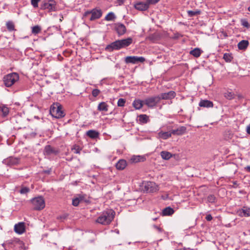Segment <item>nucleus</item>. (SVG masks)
<instances>
[{
  "mask_svg": "<svg viewBox=\"0 0 250 250\" xmlns=\"http://www.w3.org/2000/svg\"><path fill=\"white\" fill-rule=\"evenodd\" d=\"M115 212L112 209H107L103 211L97 218L96 222L103 225H108L112 222Z\"/></svg>",
  "mask_w": 250,
  "mask_h": 250,
  "instance_id": "1",
  "label": "nucleus"
},
{
  "mask_svg": "<svg viewBox=\"0 0 250 250\" xmlns=\"http://www.w3.org/2000/svg\"><path fill=\"white\" fill-rule=\"evenodd\" d=\"M103 14L102 11L100 8H94L84 12L83 17L90 21H93L100 19Z\"/></svg>",
  "mask_w": 250,
  "mask_h": 250,
  "instance_id": "2",
  "label": "nucleus"
},
{
  "mask_svg": "<svg viewBox=\"0 0 250 250\" xmlns=\"http://www.w3.org/2000/svg\"><path fill=\"white\" fill-rule=\"evenodd\" d=\"M50 113L52 117L55 118H61L65 114L62 109V106L59 103L53 104L50 107Z\"/></svg>",
  "mask_w": 250,
  "mask_h": 250,
  "instance_id": "3",
  "label": "nucleus"
},
{
  "mask_svg": "<svg viewBox=\"0 0 250 250\" xmlns=\"http://www.w3.org/2000/svg\"><path fill=\"white\" fill-rule=\"evenodd\" d=\"M19 79L18 73L13 72L5 75L3 78V82L6 87L13 85Z\"/></svg>",
  "mask_w": 250,
  "mask_h": 250,
  "instance_id": "4",
  "label": "nucleus"
},
{
  "mask_svg": "<svg viewBox=\"0 0 250 250\" xmlns=\"http://www.w3.org/2000/svg\"><path fill=\"white\" fill-rule=\"evenodd\" d=\"M142 190L144 192L152 193L158 190V186L155 183L151 181H144L141 186Z\"/></svg>",
  "mask_w": 250,
  "mask_h": 250,
  "instance_id": "5",
  "label": "nucleus"
},
{
  "mask_svg": "<svg viewBox=\"0 0 250 250\" xmlns=\"http://www.w3.org/2000/svg\"><path fill=\"white\" fill-rule=\"evenodd\" d=\"M21 242L18 238L8 240L5 241L2 246L6 250L7 248L12 249L13 250H17L21 245Z\"/></svg>",
  "mask_w": 250,
  "mask_h": 250,
  "instance_id": "6",
  "label": "nucleus"
},
{
  "mask_svg": "<svg viewBox=\"0 0 250 250\" xmlns=\"http://www.w3.org/2000/svg\"><path fill=\"white\" fill-rule=\"evenodd\" d=\"M57 3L54 0H43L41 5V9L47 10L49 12H54L57 10Z\"/></svg>",
  "mask_w": 250,
  "mask_h": 250,
  "instance_id": "7",
  "label": "nucleus"
},
{
  "mask_svg": "<svg viewBox=\"0 0 250 250\" xmlns=\"http://www.w3.org/2000/svg\"><path fill=\"white\" fill-rule=\"evenodd\" d=\"M30 201L35 210H42L45 207V201L42 196L33 198Z\"/></svg>",
  "mask_w": 250,
  "mask_h": 250,
  "instance_id": "8",
  "label": "nucleus"
},
{
  "mask_svg": "<svg viewBox=\"0 0 250 250\" xmlns=\"http://www.w3.org/2000/svg\"><path fill=\"white\" fill-rule=\"evenodd\" d=\"M160 102V97L158 95H157L146 98L144 101V104H146L148 107L152 108L156 106Z\"/></svg>",
  "mask_w": 250,
  "mask_h": 250,
  "instance_id": "9",
  "label": "nucleus"
},
{
  "mask_svg": "<svg viewBox=\"0 0 250 250\" xmlns=\"http://www.w3.org/2000/svg\"><path fill=\"white\" fill-rule=\"evenodd\" d=\"M145 61V58L143 57L127 56L125 58V62L126 64H136L139 62H143Z\"/></svg>",
  "mask_w": 250,
  "mask_h": 250,
  "instance_id": "10",
  "label": "nucleus"
},
{
  "mask_svg": "<svg viewBox=\"0 0 250 250\" xmlns=\"http://www.w3.org/2000/svg\"><path fill=\"white\" fill-rule=\"evenodd\" d=\"M122 49L119 40H116L110 44L107 45L105 50L108 52H111L114 50H119Z\"/></svg>",
  "mask_w": 250,
  "mask_h": 250,
  "instance_id": "11",
  "label": "nucleus"
},
{
  "mask_svg": "<svg viewBox=\"0 0 250 250\" xmlns=\"http://www.w3.org/2000/svg\"><path fill=\"white\" fill-rule=\"evenodd\" d=\"M59 153L58 149L52 147L50 145H47L44 149V153L46 155H56Z\"/></svg>",
  "mask_w": 250,
  "mask_h": 250,
  "instance_id": "12",
  "label": "nucleus"
},
{
  "mask_svg": "<svg viewBox=\"0 0 250 250\" xmlns=\"http://www.w3.org/2000/svg\"><path fill=\"white\" fill-rule=\"evenodd\" d=\"M2 163L8 166H12L18 164L19 163V159L16 157H9L4 159Z\"/></svg>",
  "mask_w": 250,
  "mask_h": 250,
  "instance_id": "13",
  "label": "nucleus"
},
{
  "mask_svg": "<svg viewBox=\"0 0 250 250\" xmlns=\"http://www.w3.org/2000/svg\"><path fill=\"white\" fill-rule=\"evenodd\" d=\"M158 96L161 100H171L176 96V93L174 91H170L167 93H161Z\"/></svg>",
  "mask_w": 250,
  "mask_h": 250,
  "instance_id": "14",
  "label": "nucleus"
},
{
  "mask_svg": "<svg viewBox=\"0 0 250 250\" xmlns=\"http://www.w3.org/2000/svg\"><path fill=\"white\" fill-rule=\"evenodd\" d=\"M115 29L119 36L125 34L126 31L125 25L120 22H117L115 24Z\"/></svg>",
  "mask_w": 250,
  "mask_h": 250,
  "instance_id": "15",
  "label": "nucleus"
},
{
  "mask_svg": "<svg viewBox=\"0 0 250 250\" xmlns=\"http://www.w3.org/2000/svg\"><path fill=\"white\" fill-rule=\"evenodd\" d=\"M237 213L240 217L250 216V208L244 207L242 208L238 209Z\"/></svg>",
  "mask_w": 250,
  "mask_h": 250,
  "instance_id": "16",
  "label": "nucleus"
},
{
  "mask_svg": "<svg viewBox=\"0 0 250 250\" xmlns=\"http://www.w3.org/2000/svg\"><path fill=\"white\" fill-rule=\"evenodd\" d=\"M14 230L19 234H21L24 233L25 230L24 223L20 222L15 224L14 226Z\"/></svg>",
  "mask_w": 250,
  "mask_h": 250,
  "instance_id": "17",
  "label": "nucleus"
},
{
  "mask_svg": "<svg viewBox=\"0 0 250 250\" xmlns=\"http://www.w3.org/2000/svg\"><path fill=\"white\" fill-rule=\"evenodd\" d=\"M121 48H124L129 46L133 42V39L131 37H128L126 39L119 40Z\"/></svg>",
  "mask_w": 250,
  "mask_h": 250,
  "instance_id": "18",
  "label": "nucleus"
},
{
  "mask_svg": "<svg viewBox=\"0 0 250 250\" xmlns=\"http://www.w3.org/2000/svg\"><path fill=\"white\" fill-rule=\"evenodd\" d=\"M135 9L140 11H145L148 9L149 5L147 1L146 2H140L136 3L134 5Z\"/></svg>",
  "mask_w": 250,
  "mask_h": 250,
  "instance_id": "19",
  "label": "nucleus"
},
{
  "mask_svg": "<svg viewBox=\"0 0 250 250\" xmlns=\"http://www.w3.org/2000/svg\"><path fill=\"white\" fill-rule=\"evenodd\" d=\"M187 128L185 126H181L176 129L171 130V133L173 135H181L184 134L186 131Z\"/></svg>",
  "mask_w": 250,
  "mask_h": 250,
  "instance_id": "20",
  "label": "nucleus"
},
{
  "mask_svg": "<svg viewBox=\"0 0 250 250\" xmlns=\"http://www.w3.org/2000/svg\"><path fill=\"white\" fill-rule=\"evenodd\" d=\"M199 105L200 107L209 108L213 107V103L210 101L207 100H202L199 102Z\"/></svg>",
  "mask_w": 250,
  "mask_h": 250,
  "instance_id": "21",
  "label": "nucleus"
},
{
  "mask_svg": "<svg viewBox=\"0 0 250 250\" xmlns=\"http://www.w3.org/2000/svg\"><path fill=\"white\" fill-rule=\"evenodd\" d=\"M172 134V133H171V131L167 132L160 131L158 133V135L159 138L164 140H166L170 138Z\"/></svg>",
  "mask_w": 250,
  "mask_h": 250,
  "instance_id": "22",
  "label": "nucleus"
},
{
  "mask_svg": "<svg viewBox=\"0 0 250 250\" xmlns=\"http://www.w3.org/2000/svg\"><path fill=\"white\" fill-rule=\"evenodd\" d=\"M203 52L200 48L197 47L190 51L189 54L195 58H198Z\"/></svg>",
  "mask_w": 250,
  "mask_h": 250,
  "instance_id": "23",
  "label": "nucleus"
},
{
  "mask_svg": "<svg viewBox=\"0 0 250 250\" xmlns=\"http://www.w3.org/2000/svg\"><path fill=\"white\" fill-rule=\"evenodd\" d=\"M126 166V161L124 159L120 160L116 164V167L118 170H123Z\"/></svg>",
  "mask_w": 250,
  "mask_h": 250,
  "instance_id": "24",
  "label": "nucleus"
},
{
  "mask_svg": "<svg viewBox=\"0 0 250 250\" xmlns=\"http://www.w3.org/2000/svg\"><path fill=\"white\" fill-rule=\"evenodd\" d=\"M174 212V209L172 208L168 207L163 209L162 213L163 216H170L172 215Z\"/></svg>",
  "mask_w": 250,
  "mask_h": 250,
  "instance_id": "25",
  "label": "nucleus"
},
{
  "mask_svg": "<svg viewBox=\"0 0 250 250\" xmlns=\"http://www.w3.org/2000/svg\"><path fill=\"white\" fill-rule=\"evenodd\" d=\"M86 135L91 139H96L99 136V133L95 130H89L86 132Z\"/></svg>",
  "mask_w": 250,
  "mask_h": 250,
  "instance_id": "26",
  "label": "nucleus"
},
{
  "mask_svg": "<svg viewBox=\"0 0 250 250\" xmlns=\"http://www.w3.org/2000/svg\"><path fill=\"white\" fill-rule=\"evenodd\" d=\"M144 101L136 99L133 101V106L136 109H141L143 105Z\"/></svg>",
  "mask_w": 250,
  "mask_h": 250,
  "instance_id": "27",
  "label": "nucleus"
},
{
  "mask_svg": "<svg viewBox=\"0 0 250 250\" xmlns=\"http://www.w3.org/2000/svg\"><path fill=\"white\" fill-rule=\"evenodd\" d=\"M9 108L3 105H0V115L6 117L9 113Z\"/></svg>",
  "mask_w": 250,
  "mask_h": 250,
  "instance_id": "28",
  "label": "nucleus"
},
{
  "mask_svg": "<svg viewBox=\"0 0 250 250\" xmlns=\"http://www.w3.org/2000/svg\"><path fill=\"white\" fill-rule=\"evenodd\" d=\"M77 195L79 198L80 202H83L87 203L90 202L89 197L87 196L86 194L81 193L78 194Z\"/></svg>",
  "mask_w": 250,
  "mask_h": 250,
  "instance_id": "29",
  "label": "nucleus"
},
{
  "mask_svg": "<svg viewBox=\"0 0 250 250\" xmlns=\"http://www.w3.org/2000/svg\"><path fill=\"white\" fill-rule=\"evenodd\" d=\"M249 43L248 41L242 40L238 43V47L240 50H245L247 48Z\"/></svg>",
  "mask_w": 250,
  "mask_h": 250,
  "instance_id": "30",
  "label": "nucleus"
},
{
  "mask_svg": "<svg viewBox=\"0 0 250 250\" xmlns=\"http://www.w3.org/2000/svg\"><path fill=\"white\" fill-rule=\"evenodd\" d=\"M98 110L100 111L106 112L108 110V105L105 102H101L98 106Z\"/></svg>",
  "mask_w": 250,
  "mask_h": 250,
  "instance_id": "31",
  "label": "nucleus"
},
{
  "mask_svg": "<svg viewBox=\"0 0 250 250\" xmlns=\"http://www.w3.org/2000/svg\"><path fill=\"white\" fill-rule=\"evenodd\" d=\"M160 154H161V156L162 157V158L163 159L166 160H169L172 156V155L171 154V153H170L168 151H162L161 152Z\"/></svg>",
  "mask_w": 250,
  "mask_h": 250,
  "instance_id": "32",
  "label": "nucleus"
},
{
  "mask_svg": "<svg viewBox=\"0 0 250 250\" xmlns=\"http://www.w3.org/2000/svg\"><path fill=\"white\" fill-rule=\"evenodd\" d=\"M139 121L142 124H146L149 121V117L146 114H142L139 116Z\"/></svg>",
  "mask_w": 250,
  "mask_h": 250,
  "instance_id": "33",
  "label": "nucleus"
},
{
  "mask_svg": "<svg viewBox=\"0 0 250 250\" xmlns=\"http://www.w3.org/2000/svg\"><path fill=\"white\" fill-rule=\"evenodd\" d=\"M116 18V16L113 12H109L104 18L106 21H112Z\"/></svg>",
  "mask_w": 250,
  "mask_h": 250,
  "instance_id": "34",
  "label": "nucleus"
},
{
  "mask_svg": "<svg viewBox=\"0 0 250 250\" xmlns=\"http://www.w3.org/2000/svg\"><path fill=\"white\" fill-rule=\"evenodd\" d=\"M223 59L227 62H230L233 59L231 54L225 53L223 56Z\"/></svg>",
  "mask_w": 250,
  "mask_h": 250,
  "instance_id": "35",
  "label": "nucleus"
},
{
  "mask_svg": "<svg viewBox=\"0 0 250 250\" xmlns=\"http://www.w3.org/2000/svg\"><path fill=\"white\" fill-rule=\"evenodd\" d=\"M187 13L189 17H192L194 16L199 15L201 13V11L199 10H196L194 11L188 10V11Z\"/></svg>",
  "mask_w": 250,
  "mask_h": 250,
  "instance_id": "36",
  "label": "nucleus"
},
{
  "mask_svg": "<svg viewBox=\"0 0 250 250\" xmlns=\"http://www.w3.org/2000/svg\"><path fill=\"white\" fill-rule=\"evenodd\" d=\"M6 27L9 31H12L15 30V25L12 21H8L7 22Z\"/></svg>",
  "mask_w": 250,
  "mask_h": 250,
  "instance_id": "37",
  "label": "nucleus"
},
{
  "mask_svg": "<svg viewBox=\"0 0 250 250\" xmlns=\"http://www.w3.org/2000/svg\"><path fill=\"white\" fill-rule=\"evenodd\" d=\"M41 31V28L39 25H36L32 28V33L34 35H37Z\"/></svg>",
  "mask_w": 250,
  "mask_h": 250,
  "instance_id": "38",
  "label": "nucleus"
},
{
  "mask_svg": "<svg viewBox=\"0 0 250 250\" xmlns=\"http://www.w3.org/2000/svg\"><path fill=\"white\" fill-rule=\"evenodd\" d=\"M225 97L228 100H232L234 98L235 95L233 93L231 92H227L224 93Z\"/></svg>",
  "mask_w": 250,
  "mask_h": 250,
  "instance_id": "39",
  "label": "nucleus"
},
{
  "mask_svg": "<svg viewBox=\"0 0 250 250\" xmlns=\"http://www.w3.org/2000/svg\"><path fill=\"white\" fill-rule=\"evenodd\" d=\"M241 23L243 26L246 27L247 28H249L250 27V25L248 21L246 19H241Z\"/></svg>",
  "mask_w": 250,
  "mask_h": 250,
  "instance_id": "40",
  "label": "nucleus"
},
{
  "mask_svg": "<svg viewBox=\"0 0 250 250\" xmlns=\"http://www.w3.org/2000/svg\"><path fill=\"white\" fill-rule=\"evenodd\" d=\"M80 202V200H79V198L78 195H77V197L72 200V205L75 207L78 206Z\"/></svg>",
  "mask_w": 250,
  "mask_h": 250,
  "instance_id": "41",
  "label": "nucleus"
},
{
  "mask_svg": "<svg viewBox=\"0 0 250 250\" xmlns=\"http://www.w3.org/2000/svg\"><path fill=\"white\" fill-rule=\"evenodd\" d=\"M216 201V197L214 195L211 194L208 197V201L209 203H215Z\"/></svg>",
  "mask_w": 250,
  "mask_h": 250,
  "instance_id": "42",
  "label": "nucleus"
},
{
  "mask_svg": "<svg viewBox=\"0 0 250 250\" xmlns=\"http://www.w3.org/2000/svg\"><path fill=\"white\" fill-rule=\"evenodd\" d=\"M30 191V189L28 187H22L21 188V189L20 190V193L21 194H26L28 192H29Z\"/></svg>",
  "mask_w": 250,
  "mask_h": 250,
  "instance_id": "43",
  "label": "nucleus"
},
{
  "mask_svg": "<svg viewBox=\"0 0 250 250\" xmlns=\"http://www.w3.org/2000/svg\"><path fill=\"white\" fill-rule=\"evenodd\" d=\"M125 100L123 98H120L118 101V106L123 107L125 106Z\"/></svg>",
  "mask_w": 250,
  "mask_h": 250,
  "instance_id": "44",
  "label": "nucleus"
},
{
  "mask_svg": "<svg viewBox=\"0 0 250 250\" xmlns=\"http://www.w3.org/2000/svg\"><path fill=\"white\" fill-rule=\"evenodd\" d=\"M142 159H143V158L141 157L140 156H134L131 158V160L135 163H137L143 161Z\"/></svg>",
  "mask_w": 250,
  "mask_h": 250,
  "instance_id": "45",
  "label": "nucleus"
},
{
  "mask_svg": "<svg viewBox=\"0 0 250 250\" xmlns=\"http://www.w3.org/2000/svg\"><path fill=\"white\" fill-rule=\"evenodd\" d=\"M41 0H31V3L34 8L38 7V3Z\"/></svg>",
  "mask_w": 250,
  "mask_h": 250,
  "instance_id": "46",
  "label": "nucleus"
},
{
  "mask_svg": "<svg viewBox=\"0 0 250 250\" xmlns=\"http://www.w3.org/2000/svg\"><path fill=\"white\" fill-rule=\"evenodd\" d=\"M72 150L74 151L75 153L80 154L82 150V148H81L79 146H75L72 148Z\"/></svg>",
  "mask_w": 250,
  "mask_h": 250,
  "instance_id": "47",
  "label": "nucleus"
},
{
  "mask_svg": "<svg viewBox=\"0 0 250 250\" xmlns=\"http://www.w3.org/2000/svg\"><path fill=\"white\" fill-rule=\"evenodd\" d=\"M100 93V91L98 89H94L92 91V95L93 97H97Z\"/></svg>",
  "mask_w": 250,
  "mask_h": 250,
  "instance_id": "48",
  "label": "nucleus"
},
{
  "mask_svg": "<svg viewBox=\"0 0 250 250\" xmlns=\"http://www.w3.org/2000/svg\"><path fill=\"white\" fill-rule=\"evenodd\" d=\"M160 0H146L147 2L148 5L149 4H155L158 2H159Z\"/></svg>",
  "mask_w": 250,
  "mask_h": 250,
  "instance_id": "49",
  "label": "nucleus"
},
{
  "mask_svg": "<svg viewBox=\"0 0 250 250\" xmlns=\"http://www.w3.org/2000/svg\"><path fill=\"white\" fill-rule=\"evenodd\" d=\"M51 172V168H49L46 170H43L42 172L44 174H50Z\"/></svg>",
  "mask_w": 250,
  "mask_h": 250,
  "instance_id": "50",
  "label": "nucleus"
},
{
  "mask_svg": "<svg viewBox=\"0 0 250 250\" xmlns=\"http://www.w3.org/2000/svg\"><path fill=\"white\" fill-rule=\"evenodd\" d=\"M206 219L208 221H210L212 219V217L211 214H208L206 217Z\"/></svg>",
  "mask_w": 250,
  "mask_h": 250,
  "instance_id": "51",
  "label": "nucleus"
},
{
  "mask_svg": "<svg viewBox=\"0 0 250 250\" xmlns=\"http://www.w3.org/2000/svg\"><path fill=\"white\" fill-rule=\"evenodd\" d=\"M246 130L247 133L250 134V125L247 126Z\"/></svg>",
  "mask_w": 250,
  "mask_h": 250,
  "instance_id": "52",
  "label": "nucleus"
},
{
  "mask_svg": "<svg viewBox=\"0 0 250 250\" xmlns=\"http://www.w3.org/2000/svg\"><path fill=\"white\" fill-rule=\"evenodd\" d=\"M246 169L248 172H250V166L247 167Z\"/></svg>",
  "mask_w": 250,
  "mask_h": 250,
  "instance_id": "53",
  "label": "nucleus"
},
{
  "mask_svg": "<svg viewBox=\"0 0 250 250\" xmlns=\"http://www.w3.org/2000/svg\"><path fill=\"white\" fill-rule=\"evenodd\" d=\"M63 16L62 15H61V18L60 19V21H62V20H63Z\"/></svg>",
  "mask_w": 250,
  "mask_h": 250,
  "instance_id": "54",
  "label": "nucleus"
},
{
  "mask_svg": "<svg viewBox=\"0 0 250 250\" xmlns=\"http://www.w3.org/2000/svg\"><path fill=\"white\" fill-rule=\"evenodd\" d=\"M36 135V133H32L31 134V135L33 136H35V135Z\"/></svg>",
  "mask_w": 250,
  "mask_h": 250,
  "instance_id": "55",
  "label": "nucleus"
},
{
  "mask_svg": "<svg viewBox=\"0 0 250 250\" xmlns=\"http://www.w3.org/2000/svg\"><path fill=\"white\" fill-rule=\"evenodd\" d=\"M155 227L157 229H160L159 228V227H158L157 226H155Z\"/></svg>",
  "mask_w": 250,
  "mask_h": 250,
  "instance_id": "56",
  "label": "nucleus"
},
{
  "mask_svg": "<svg viewBox=\"0 0 250 250\" xmlns=\"http://www.w3.org/2000/svg\"><path fill=\"white\" fill-rule=\"evenodd\" d=\"M248 10H249V11L250 12V6L248 7Z\"/></svg>",
  "mask_w": 250,
  "mask_h": 250,
  "instance_id": "57",
  "label": "nucleus"
},
{
  "mask_svg": "<svg viewBox=\"0 0 250 250\" xmlns=\"http://www.w3.org/2000/svg\"><path fill=\"white\" fill-rule=\"evenodd\" d=\"M157 219V218H153V220L155 221Z\"/></svg>",
  "mask_w": 250,
  "mask_h": 250,
  "instance_id": "58",
  "label": "nucleus"
}]
</instances>
